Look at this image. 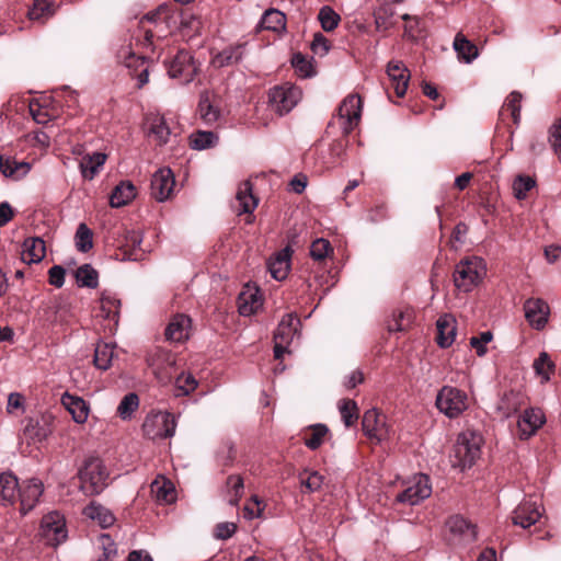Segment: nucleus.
I'll return each mask as SVG.
<instances>
[{
  "mask_svg": "<svg viewBox=\"0 0 561 561\" xmlns=\"http://www.w3.org/2000/svg\"><path fill=\"white\" fill-rule=\"evenodd\" d=\"M22 248L23 250L21 257L24 263H39L45 257V242L39 237H31L25 239Z\"/></svg>",
  "mask_w": 561,
  "mask_h": 561,
  "instance_id": "27",
  "label": "nucleus"
},
{
  "mask_svg": "<svg viewBox=\"0 0 561 561\" xmlns=\"http://www.w3.org/2000/svg\"><path fill=\"white\" fill-rule=\"evenodd\" d=\"M328 433L329 428L324 424L319 423L311 425L304 432V444L309 449L316 450L322 445Z\"/></svg>",
  "mask_w": 561,
  "mask_h": 561,
  "instance_id": "41",
  "label": "nucleus"
},
{
  "mask_svg": "<svg viewBox=\"0 0 561 561\" xmlns=\"http://www.w3.org/2000/svg\"><path fill=\"white\" fill-rule=\"evenodd\" d=\"M339 411L346 427L353 426L358 420V408L354 400L342 399L339 402Z\"/></svg>",
  "mask_w": 561,
  "mask_h": 561,
  "instance_id": "46",
  "label": "nucleus"
},
{
  "mask_svg": "<svg viewBox=\"0 0 561 561\" xmlns=\"http://www.w3.org/2000/svg\"><path fill=\"white\" fill-rule=\"evenodd\" d=\"M387 75L390 79L397 96L402 98L408 89L410 72L400 60H392L387 66Z\"/></svg>",
  "mask_w": 561,
  "mask_h": 561,
  "instance_id": "18",
  "label": "nucleus"
},
{
  "mask_svg": "<svg viewBox=\"0 0 561 561\" xmlns=\"http://www.w3.org/2000/svg\"><path fill=\"white\" fill-rule=\"evenodd\" d=\"M264 508L265 504L263 501L257 495H252L250 502L243 508L244 517L248 519L259 518Z\"/></svg>",
  "mask_w": 561,
  "mask_h": 561,
  "instance_id": "58",
  "label": "nucleus"
},
{
  "mask_svg": "<svg viewBox=\"0 0 561 561\" xmlns=\"http://www.w3.org/2000/svg\"><path fill=\"white\" fill-rule=\"evenodd\" d=\"M482 442V436L474 431L460 433L450 456L453 467L460 470L470 468L480 457Z\"/></svg>",
  "mask_w": 561,
  "mask_h": 561,
  "instance_id": "1",
  "label": "nucleus"
},
{
  "mask_svg": "<svg viewBox=\"0 0 561 561\" xmlns=\"http://www.w3.org/2000/svg\"><path fill=\"white\" fill-rule=\"evenodd\" d=\"M83 515L96 522L102 528L112 526L115 522L114 515L101 504L90 503L84 510Z\"/></svg>",
  "mask_w": 561,
  "mask_h": 561,
  "instance_id": "36",
  "label": "nucleus"
},
{
  "mask_svg": "<svg viewBox=\"0 0 561 561\" xmlns=\"http://www.w3.org/2000/svg\"><path fill=\"white\" fill-rule=\"evenodd\" d=\"M239 312L241 316H251L261 307L257 289H248L239 295Z\"/></svg>",
  "mask_w": 561,
  "mask_h": 561,
  "instance_id": "39",
  "label": "nucleus"
},
{
  "mask_svg": "<svg viewBox=\"0 0 561 561\" xmlns=\"http://www.w3.org/2000/svg\"><path fill=\"white\" fill-rule=\"evenodd\" d=\"M236 530H237V525L234 523H230V522L219 523L215 528V537L217 539L226 540V539L232 537V535L236 533Z\"/></svg>",
  "mask_w": 561,
  "mask_h": 561,
  "instance_id": "64",
  "label": "nucleus"
},
{
  "mask_svg": "<svg viewBox=\"0 0 561 561\" xmlns=\"http://www.w3.org/2000/svg\"><path fill=\"white\" fill-rule=\"evenodd\" d=\"M151 492L158 501H162L164 503H172L175 500L174 485L171 481L164 478H157L151 483Z\"/></svg>",
  "mask_w": 561,
  "mask_h": 561,
  "instance_id": "44",
  "label": "nucleus"
},
{
  "mask_svg": "<svg viewBox=\"0 0 561 561\" xmlns=\"http://www.w3.org/2000/svg\"><path fill=\"white\" fill-rule=\"evenodd\" d=\"M174 175L169 168L159 169L152 175L151 195L158 202H164L171 197L174 190Z\"/></svg>",
  "mask_w": 561,
  "mask_h": 561,
  "instance_id": "14",
  "label": "nucleus"
},
{
  "mask_svg": "<svg viewBox=\"0 0 561 561\" xmlns=\"http://www.w3.org/2000/svg\"><path fill=\"white\" fill-rule=\"evenodd\" d=\"M244 482L243 478L239 474H231L226 480L225 495L228 503L232 506L239 504L243 495Z\"/></svg>",
  "mask_w": 561,
  "mask_h": 561,
  "instance_id": "40",
  "label": "nucleus"
},
{
  "mask_svg": "<svg viewBox=\"0 0 561 561\" xmlns=\"http://www.w3.org/2000/svg\"><path fill=\"white\" fill-rule=\"evenodd\" d=\"M236 210L238 215L252 214L257 207L259 199L253 195V185L250 180L243 181L236 194Z\"/></svg>",
  "mask_w": 561,
  "mask_h": 561,
  "instance_id": "21",
  "label": "nucleus"
},
{
  "mask_svg": "<svg viewBox=\"0 0 561 561\" xmlns=\"http://www.w3.org/2000/svg\"><path fill=\"white\" fill-rule=\"evenodd\" d=\"M546 422L545 413L539 408H529L519 416L517 435L520 439L531 437Z\"/></svg>",
  "mask_w": 561,
  "mask_h": 561,
  "instance_id": "13",
  "label": "nucleus"
},
{
  "mask_svg": "<svg viewBox=\"0 0 561 561\" xmlns=\"http://www.w3.org/2000/svg\"><path fill=\"white\" fill-rule=\"evenodd\" d=\"M436 407L449 419L457 417L469 407L468 393L461 388H440Z\"/></svg>",
  "mask_w": 561,
  "mask_h": 561,
  "instance_id": "7",
  "label": "nucleus"
},
{
  "mask_svg": "<svg viewBox=\"0 0 561 561\" xmlns=\"http://www.w3.org/2000/svg\"><path fill=\"white\" fill-rule=\"evenodd\" d=\"M31 169L30 163L24 161H16L14 158H4L0 156V170L4 176H13L20 179L28 173Z\"/></svg>",
  "mask_w": 561,
  "mask_h": 561,
  "instance_id": "38",
  "label": "nucleus"
},
{
  "mask_svg": "<svg viewBox=\"0 0 561 561\" xmlns=\"http://www.w3.org/2000/svg\"><path fill=\"white\" fill-rule=\"evenodd\" d=\"M114 348L115 346L112 343L100 341L94 351L93 362L95 367L102 370L108 369L115 355Z\"/></svg>",
  "mask_w": 561,
  "mask_h": 561,
  "instance_id": "43",
  "label": "nucleus"
},
{
  "mask_svg": "<svg viewBox=\"0 0 561 561\" xmlns=\"http://www.w3.org/2000/svg\"><path fill=\"white\" fill-rule=\"evenodd\" d=\"M93 233L91 229L85 224H80L76 231L75 240L76 247L80 252H88L93 247L92 241Z\"/></svg>",
  "mask_w": 561,
  "mask_h": 561,
  "instance_id": "50",
  "label": "nucleus"
},
{
  "mask_svg": "<svg viewBox=\"0 0 561 561\" xmlns=\"http://www.w3.org/2000/svg\"><path fill=\"white\" fill-rule=\"evenodd\" d=\"M198 113L205 124L211 125L220 117V106L217 98L208 91L201 93Z\"/></svg>",
  "mask_w": 561,
  "mask_h": 561,
  "instance_id": "22",
  "label": "nucleus"
},
{
  "mask_svg": "<svg viewBox=\"0 0 561 561\" xmlns=\"http://www.w3.org/2000/svg\"><path fill=\"white\" fill-rule=\"evenodd\" d=\"M147 363L152 374L159 381H171L175 378L176 382H181L184 374H178L176 357L170 351L154 346L147 353Z\"/></svg>",
  "mask_w": 561,
  "mask_h": 561,
  "instance_id": "3",
  "label": "nucleus"
},
{
  "mask_svg": "<svg viewBox=\"0 0 561 561\" xmlns=\"http://www.w3.org/2000/svg\"><path fill=\"white\" fill-rule=\"evenodd\" d=\"M244 53L245 44L231 45L216 54L211 59V64L216 68L232 66L242 60Z\"/></svg>",
  "mask_w": 561,
  "mask_h": 561,
  "instance_id": "28",
  "label": "nucleus"
},
{
  "mask_svg": "<svg viewBox=\"0 0 561 561\" xmlns=\"http://www.w3.org/2000/svg\"><path fill=\"white\" fill-rule=\"evenodd\" d=\"M139 407V399L136 393H128L123 398L121 403L117 407V414L123 420H128L131 417L133 413L138 409Z\"/></svg>",
  "mask_w": 561,
  "mask_h": 561,
  "instance_id": "51",
  "label": "nucleus"
},
{
  "mask_svg": "<svg viewBox=\"0 0 561 561\" xmlns=\"http://www.w3.org/2000/svg\"><path fill=\"white\" fill-rule=\"evenodd\" d=\"M105 161L106 154L102 152H94L83 157L80 162V169L83 178L92 180Z\"/></svg>",
  "mask_w": 561,
  "mask_h": 561,
  "instance_id": "42",
  "label": "nucleus"
},
{
  "mask_svg": "<svg viewBox=\"0 0 561 561\" xmlns=\"http://www.w3.org/2000/svg\"><path fill=\"white\" fill-rule=\"evenodd\" d=\"M39 534L49 546L57 547L67 538L66 522L59 512H50L41 523Z\"/></svg>",
  "mask_w": 561,
  "mask_h": 561,
  "instance_id": "10",
  "label": "nucleus"
},
{
  "mask_svg": "<svg viewBox=\"0 0 561 561\" xmlns=\"http://www.w3.org/2000/svg\"><path fill=\"white\" fill-rule=\"evenodd\" d=\"M61 403L76 423L83 424L88 420L89 404L81 397L65 392L61 397Z\"/></svg>",
  "mask_w": 561,
  "mask_h": 561,
  "instance_id": "23",
  "label": "nucleus"
},
{
  "mask_svg": "<svg viewBox=\"0 0 561 561\" xmlns=\"http://www.w3.org/2000/svg\"><path fill=\"white\" fill-rule=\"evenodd\" d=\"M262 30L272 31L275 33L284 32L286 30L285 14L277 9L266 10L256 26L257 32Z\"/></svg>",
  "mask_w": 561,
  "mask_h": 561,
  "instance_id": "31",
  "label": "nucleus"
},
{
  "mask_svg": "<svg viewBox=\"0 0 561 561\" xmlns=\"http://www.w3.org/2000/svg\"><path fill=\"white\" fill-rule=\"evenodd\" d=\"M411 317L412 312L408 309L396 311L388 323V330L390 332H401L405 330L411 321Z\"/></svg>",
  "mask_w": 561,
  "mask_h": 561,
  "instance_id": "52",
  "label": "nucleus"
},
{
  "mask_svg": "<svg viewBox=\"0 0 561 561\" xmlns=\"http://www.w3.org/2000/svg\"><path fill=\"white\" fill-rule=\"evenodd\" d=\"M446 525L451 534L458 536L465 542H472L477 539V526L462 516H451Z\"/></svg>",
  "mask_w": 561,
  "mask_h": 561,
  "instance_id": "25",
  "label": "nucleus"
},
{
  "mask_svg": "<svg viewBox=\"0 0 561 561\" xmlns=\"http://www.w3.org/2000/svg\"><path fill=\"white\" fill-rule=\"evenodd\" d=\"M543 507L538 500H525L513 512V524L522 528L535 525L542 516Z\"/></svg>",
  "mask_w": 561,
  "mask_h": 561,
  "instance_id": "11",
  "label": "nucleus"
},
{
  "mask_svg": "<svg viewBox=\"0 0 561 561\" xmlns=\"http://www.w3.org/2000/svg\"><path fill=\"white\" fill-rule=\"evenodd\" d=\"M486 275V265L483 259L471 256L462 259L454 271V284L463 293L471 291Z\"/></svg>",
  "mask_w": 561,
  "mask_h": 561,
  "instance_id": "2",
  "label": "nucleus"
},
{
  "mask_svg": "<svg viewBox=\"0 0 561 561\" xmlns=\"http://www.w3.org/2000/svg\"><path fill=\"white\" fill-rule=\"evenodd\" d=\"M300 482L309 492H316L320 490L323 483V477L317 471H305V473L300 476Z\"/></svg>",
  "mask_w": 561,
  "mask_h": 561,
  "instance_id": "59",
  "label": "nucleus"
},
{
  "mask_svg": "<svg viewBox=\"0 0 561 561\" xmlns=\"http://www.w3.org/2000/svg\"><path fill=\"white\" fill-rule=\"evenodd\" d=\"M318 20L325 32H331L336 28L341 18L331 7L324 5L319 11Z\"/></svg>",
  "mask_w": 561,
  "mask_h": 561,
  "instance_id": "49",
  "label": "nucleus"
},
{
  "mask_svg": "<svg viewBox=\"0 0 561 561\" xmlns=\"http://www.w3.org/2000/svg\"><path fill=\"white\" fill-rule=\"evenodd\" d=\"M75 276L80 287L96 288L99 285V273L90 264L78 267Z\"/></svg>",
  "mask_w": 561,
  "mask_h": 561,
  "instance_id": "45",
  "label": "nucleus"
},
{
  "mask_svg": "<svg viewBox=\"0 0 561 561\" xmlns=\"http://www.w3.org/2000/svg\"><path fill=\"white\" fill-rule=\"evenodd\" d=\"M437 343L440 347H449L456 336V320L450 314H444L436 322Z\"/></svg>",
  "mask_w": 561,
  "mask_h": 561,
  "instance_id": "29",
  "label": "nucleus"
},
{
  "mask_svg": "<svg viewBox=\"0 0 561 561\" xmlns=\"http://www.w3.org/2000/svg\"><path fill=\"white\" fill-rule=\"evenodd\" d=\"M527 397L520 388H510L503 392L497 403V410L504 417H508L526 404Z\"/></svg>",
  "mask_w": 561,
  "mask_h": 561,
  "instance_id": "19",
  "label": "nucleus"
},
{
  "mask_svg": "<svg viewBox=\"0 0 561 561\" xmlns=\"http://www.w3.org/2000/svg\"><path fill=\"white\" fill-rule=\"evenodd\" d=\"M364 434L374 443H381L388 436V430L383 421L379 419L376 410H368L364 413L362 421Z\"/></svg>",
  "mask_w": 561,
  "mask_h": 561,
  "instance_id": "17",
  "label": "nucleus"
},
{
  "mask_svg": "<svg viewBox=\"0 0 561 561\" xmlns=\"http://www.w3.org/2000/svg\"><path fill=\"white\" fill-rule=\"evenodd\" d=\"M148 136L162 146L168 142L171 135L170 127L167 125L165 118L160 115H151L147 118Z\"/></svg>",
  "mask_w": 561,
  "mask_h": 561,
  "instance_id": "32",
  "label": "nucleus"
},
{
  "mask_svg": "<svg viewBox=\"0 0 561 561\" xmlns=\"http://www.w3.org/2000/svg\"><path fill=\"white\" fill-rule=\"evenodd\" d=\"M549 144L554 152L561 153V118L557 119L549 129Z\"/></svg>",
  "mask_w": 561,
  "mask_h": 561,
  "instance_id": "63",
  "label": "nucleus"
},
{
  "mask_svg": "<svg viewBox=\"0 0 561 561\" xmlns=\"http://www.w3.org/2000/svg\"><path fill=\"white\" fill-rule=\"evenodd\" d=\"M20 485L18 478L10 472L0 474V496L4 505H13L19 495Z\"/></svg>",
  "mask_w": 561,
  "mask_h": 561,
  "instance_id": "33",
  "label": "nucleus"
},
{
  "mask_svg": "<svg viewBox=\"0 0 561 561\" xmlns=\"http://www.w3.org/2000/svg\"><path fill=\"white\" fill-rule=\"evenodd\" d=\"M119 308L121 301L117 298L106 294L102 295L99 317L113 321V325L110 327V331H113L118 323Z\"/></svg>",
  "mask_w": 561,
  "mask_h": 561,
  "instance_id": "35",
  "label": "nucleus"
},
{
  "mask_svg": "<svg viewBox=\"0 0 561 561\" xmlns=\"http://www.w3.org/2000/svg\"><path fill=\"white\" fill-rule=\"evenodd\" d=\"M50 14V0H34L33 5L28 11V18L31 20H42Z\"/></svg>",
  "mask_w": 561,
  "mask_h": 561,
  "instance_id": "57",
  "label": "nucleus"
},
{
  "mask_svg": "<svg viewBox=\"0 0 561 561\" xmlns=\"http://www.w3.org/2000/svg\"><path fill=\"white\" fill-rule=\"evenodd\" d=\"M25 398L19 392H12L8 397L7 410L10 414H19L24 412Z\"/></svg>",
  "mask_w": 561,
  "mask_h": 561,
  "instance_id": "62",
  "label": "nucleus"
},
{
  "mask_svg": "<svg viewBox=\"0 0 561 561\" xmlns=\"http://www.w3.org/2000/svg\"><path fill=\"white\" fill-rule=\"evenodd\" d=\"M492 333L490 331L482 332L479 336L470 339V345L476 350L478 356H483L486 353V344L492 341Z\"/></svg>",
  "mask_w": 561,
  "mask_h": 561,
  "instance_id": "61",
  "label": "nucleus"
},
{
  "mask_svg": "<svg viewBox=\"0 0 561 561\" xmlns=\"http://www.w3.org/2000/svg\"><path fill=\"white\" fill-rule=\"evenodd\" d=\"M24 434L34 440L42 442L47 437L48 430L41 426L38 422L30 420L25 425Z\"/></svg>",
  "mask_w": 561,
  "mask_h": 561,
  "instance_id": "60",
  "label": "nucleus"
},
{
  "mask_svg": "<svg viewBox=\"0 0 561 561\" xmlns=\"http://www.w3.org/2000/svg\"><path fill=\"white\" fill-rule=\"evenodd\" d=\"M197 68L193 61L191 54L186 50H180L169 67V75L172 78H179L183 82H191L195 75Z\"/></svg>",
  "mask_w": 561,
  "mask_h": 561,
  "instance_id": "15",
  "label": "nucleus"
},
{
  "mask_svg": "<svg viewBox=\"0 0 561 561\" xmlns=\"http://www.w3.org/2000/svg\"><path fill=\"white\" fill-rule=\"evenodd\" d=\"M525 317L528 323L536 330L546 327L550 314L548 304L540 298H529L524 304Z\"/></svg>",
  "mask_w": 561,
  "mask_h": 561,
  "instance_id": "16",
  "label": "nucleus"
},
{
  "mask_svg": "<svg viewBox=\"0 0 561 561\" xmlns=\"http://www.w3.org/2000/svg\"><path fill=\"white\" fill-rule=\"evenodd\" d=\"M80 489L87 495L100 494L107 486L108 472L99 458H89L79 471Z\"/></svg>",
  "mask_w": 561,
  "mask_h": 561,
  "instance_id": "4",
  "label": "nucleus"
},
{
  "mask_svg": "<svg viewBox=\"0 0 561 561\" xmlns=\"http://www.w3.org/2000/svg\"><path fill=\"white\" fill-rule=\"evenodd\" d=\"M125 66L129 69L131 76L137 77L138 88L148 83L150 62L145 57L130 53L125 58Z\"/></svg>",
  "mask_w": 561,
  "mask_h": 561,
  "instance_id": "30",
  "label": "nucleus"
},
{
  "mask_svg": "<svg viewBox=\"0 0 561 561\" xmlns=\"http://www.w3.org/2000/svg\"><path fill=\"white\" fill-rule=\"evenodd\" d=\"M301 90L291 84L275 85L268 91V106L279 116L288 114L301 100Z\"/></svg>",
  "mask_w": 561,
  "mask_h": 561,
  "instance_id": "5",
  "label": "nucleus"
},
{
  "mask_svg": "<svg viewBox=\"0 0 561 561\" xmlns=\"http://www.w3.org/2000/svg\"><path fill=\"white\" fill-rule=\"evenodd\" d=\"M536 182L530 176L519 175L513 183L514 196L524 199L527 193L535 186Z\"/></svg>",
  "mask_w": 561,
  "mask_h": 561,
  "instance_id": "55",
  "label": "nucleus"
},
{
  "mask_svg": "<svg viewBox=\"0 0 561 561\" xmlns=\"http://www.w3.org/2000/svg\"><path fill=\"white\" fill-rule=\"evenodd\" d=\"M432 493L430 479L427 476L420 474L414 478L413 484L400 492L396 500L399 503L416 505L421 501L427 499Z\"/></svg>",
  "mask_w": 561,
  "mask_h": 561,
  "instance_id": "12",
  "label": "nucleus"
},
{
  "mask_svg": "<svg viewBox=\"0 0 561 561\" xmlns=\"http://www.w3.org/2000/svg\"><path fill=\"white\" fill-rule=\"evenodd\" d=\"M332 252L333 249L330 242L322 238L313 241L310 248V255L313 260L317 261L324 260Z\"/></svg>",
  "mask_w": 561,
  "mask_h": 561,
  "instance_id": "56",
  "label": "nucleus"
},
{
  "mask_svg": "<svg viewBox=\"0 0 561 561\" xmlns=\"http://www.w3.org/2000/svg\"><path fill=\"white\" fill-rule=\"evenodd\" d=\"M453 47L460 60L470 64L478 57L477 46L470 42L462 33H457Z\"/></svg>",
  "mask_w": 561,
  "mask_h": 561,
  "instance_id": "34",
  "label": "nucleus"
},
{
  "mask_svg": "<svg viewBox=\"0 0 561 561\" xmlns=\"http://www.w3.org/2000/svg\"><path fill=\"white\" fill-rule=\"evenodd\" d=\"M533 366L536 374L541 377V383H546L550 380V374L554 371V364L546 352L539 354Z\"/></svg>",
  "mask_w": 561,
  "mask_h": 561,
  "instance_id": "48",
  "label": "nucleus"
},
{
  "mask_svg": "<svg viewBox=\"0 0 561 561\" xmlns=\"http://www.w3.org/2000/svg\"><path fill=\"white\" fill-rule=\"evenodd\" d=\"M175 428L174 415L167 411H151L142 424L144 435L152 440L172 437Z\"/></svg>",
  "mask_w": 561,
  "mask_h": 561,
  "instance_id": "6",
  "label": "nucleus"
},
{
  "mask_svg": "<svg viewBox=\"0 0 561 561\" xmlns=\"http://www.w3.org/2000/svg\"><path fill=\"white\" fill-rule=\"evenodd\" d=\"M522 94L517 91H513L504 103V108L511 112L514 124L518 125L520 122V108H522Z\"/></svg>",
  "mask_w": 561,
  "mask_h": 561,
  "instance_id": "54",
  "label": "nucleus"
},
{
  "mask_svg": "<svg viewBox=\"0 0 561 561\" xmlns=\"http://www.w3.org/2000/svg\"><path fill=\"white\" fill-rule=\"evenodd\" d=\"M43 493V483L38 479H31L20 486L19 500L21 503V513L26 514L37 503Z\"/></svg>",
  "mask_w": 561,
  "mask_h": 561,
  "instance_id": "20",
  "label": "nucleus"
},
{
  "mask_svg": "<svg viewBox=\"0 0 561 561\" xmlns=\"http://www.w3.org/2000/svg\"><path fill=\"white\" fill-rule=\"evenodd\" d=\"M301 322L293 313L285 314L279 321L274 333V357L282 359L296 336L299 335L298 329Z\"/></svg>",
  "mask_w": 561,
  "mask_h": 561,
  "instance_id": "8",
  "label": "nucleus"
},
{
  "mask_svg": "<svg viewBox=\"0 0 561 561\" xmlns=\"http://www.w3.org/2000/svg\"><path fill=\"white\" fill-rule=\"evenodd\" d=\"M402 20L405 22L404 25V36L410 39H417L422 36L423 28L421 26V21L417 16L403 14Z\"/></svg>",
  "mask_w": 561,
  "mask_h": 561,
  "instance_id": "53",
  "label": "nucleus"
},
{
  "mask_svg": "<svg viewBox=\"0 0 561 561\" xmlns=\"http://www.w3.org/2000/svg\"><path fill=\"white\" fill-rule=\"evenodd\" d=\"M191 319L184 314L175 316L165 329V339L170 342L181 343L188 339Z\"/></svg>",
  "mask_w": 561,
  "mask_h": 561,
  "instance_id": "24",
  "label": "nucleus"
},
{
  "mask_svg": "<svg viewBox=\"0 0 561 561\" xmlns=\"http://www.w3.org/2000/svg\"><path fill=\"white\" fill-rule=\"evenodd\" d=\"M218 136L214 131L198 130L190 136V145L193 149L204 150L215 146Z\"/></svg>",
  "mask_w": 561,
  "mask_h": 561,
  "instance_id": "47",
  "label": "nucleus"
},
{
  "mask_svg": "<svg viewBox=\"0 0 561 561\" xmlns=\"http://www.w3.org/2000/svg\"><path fill=\"white\" fill-rule=\"evenodd\" d=\"M136 196V187L131 182H121L113 191L110 197L112 207H122L131 202Z\"/></svg>",
  "mask_w": 561,
  "mask_h": 561,
  "instance_id": "37",
  "label": "nucleus"
},
{
  "mask_svg": "<svg viewBox=\"0 0 561 561\" xmlns=\"http://www.w3.org/2000/svg\"><path fill=\"white\" fill-rule=\"evenodd\" d=\"M363 102L358 94H348L337 110V117L344 135L351 134L359 124Z\"/></svg>",
  "mask_w": 561,
  "mask_h": 561,
  "instance_id": "9",
  "label": "nucleus"
},
{
  "mask_svg": "<svg viewBox=\"0 0 561 561\" xmlns=\"http://www.w3.org/2000/svg\"><path fill=\"white\" fill-rule=\"evenodd\" d=\"M291 253V249L286 247L270 259L268 270L276 280H283L287 277L290 268Z\"/></svg>",
  "mask_w": 561,
  "mask_h": 561,
  "instance_id": "26",
  "label": "nucleus"
}]
</instances>
